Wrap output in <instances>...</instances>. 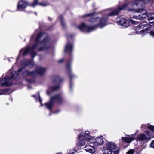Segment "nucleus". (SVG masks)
Masks as SVG:
<instances>
[{"label":"nucleus","mask_w":154,"mask_h":154,"mask_svg":"<svg viewBox=\"0 0 154 154\" xmlns=\"http://www.w3.org/2000/svg\"><path fill=\"white\" fill-rule=\"evenodd\" d=\"M49 44L48 35L45 33H40L37 36L35 43L32 47L30 48L29 47L27 46L22 49L20 51V54L25 56L30 51L31 57H34L36 55L35 52L36 49L39 51L48 49L50 47Z\"/></svg>","instance_id":"1"},{"label":"nucleus","mask_w":154,"mask_h":154,"mask_svg":"<svg viewBox=\"0 0 154 154\" xmlns=\"http://www.w3.org/2000/svg\"><path fill=\"white\" fill-rule=\"evenodd\" d=\"M99 14H87V16L93 15L92 18L90 20L91 23H94L95 25L90 27L86 25L84 23H82L78 26V28L80 30L83 32H87L93 31L97 28H103L106 25L107 18H104L103 13L100 14L102 16V18L100 17V16L98 15Z\"/></svg>","instance_id":"2"},{"label":"nucleus","mask_w":154,"mask_h":154,"mask_svg":"<svg viewBox=\"0 0 154 154\" xmlns=\"http://www.w3.org/2000/svg\"><path fill=\"white\" fill-rule=\"evenodd\" d=\"M88 134V131H87L85 133L81 132L78 137L80 141L78 142V145L79 146H81L86 144L84 147L85 150L87 152L93 154L95 151V149L93 146L88 144V143L89 142L90 143L93 142V138Z\"/></svg>","instance_id":"3"},{"label":"nucleus","mask_w":154,"mask_h":154,"mask_svg":"<svg viewBox=\"0 0 154 154\" xmlns=\"http://www.w3.org/2000/svg\"><path fill=\"white\" fill-rule=\"evenodd\" d=\"M136 12L140 13L144 12V13L138 16H133V18L139 20H143L148 16L149 25L150 26L154 25V13H150L148 14L147 12L143 8L138 9Z\"/></svg>","instance_id":"4"},{"label":"nucleus","mask_w":154,"mask_h":154,"mask_svg":"<svg viewBox=\"0 0 154 154\" xmlns=\"http://www.w3.org/2000/svg\"><path fill=\"white\" fill-rule=\"evenodd\" d=\"M45 69L41 67H38L37 68L35 71L29 72L28 70H26L24 68H21L19 69V72L22 73L23 76L25 77L28 75L32 76H35L37 74L42 75L45 71Z\"/></svg>","instance_id":"5"},{"label":"nucleus","mask_w":154,"mask_h":154,"mask_svg":"<svg viewBox=\"0 0 154 154\" xmlns=\"http://www.w3.org/2000/svg\"><path fill=\"white\" fill-rule=\"evenodd\" d=\"M63 101L64 100L61 95L57 94L51 97L49 102L45 103V105L46 108L50 110H51L54 103L61 104L63 102Z\"/></svg>","instance_id":"6"},{"label":"nucleus","mask_w":154,"mask_h":154,"mask_svg":"<svg viewBox=\"0 0 154 154\" xmlns=\"http://www.w3.org/2000/svg\"><path fill=\"white\" fill-rule=\"evenodd\" d=\"M149 26L148 24L146 22H143L137 26L135 29L136 33L139 34L142 33L144 30L143 29L146 27Z\"/></svg>","instance_id":"7"},{"label":"nucleus","mask_w":154,"mask_h":154,"mask_svg":"<svg viewBox=\"0 0 154 154\" xmlns=\"http://www.w3.org/2000/svg\"><path fill=\"white\" fill-rule=\"evenodd\" d=\"M117 19L118 24L121 25L122 28H126L129 26L128 21L125 19L123 18H118Z\"/></svg>","instance_id":"8"},{"label":"nucleus","mask_w":154,"mask_h":154,"mask_svg":"<svg viewBox=\"0 0 154 154\" xmlns=\"http://www.w3.org/2000/svg\"><path fill=\"white\" fill-rule=\"evenodd\" d=\"M28 5V2L25 0H20L18 3L17 10L20 11L25 9Z\"/></svg>","instance_id":"9"},{"label":"nucleus","mask_w":154,"mask_h":154,"mask_svg":"<svg viewBox=\"0 0 154 154\" xmlns=\"http://www.w3.org/2000/svg\"><path fill=\"white\" fill-rule=\"evenodd\" d=\"M12 81L9 77H6L1 81V85L5 87L11 86L12 84Z\"/></svg>","instance_id":"10"},{"label":"nucleus","mask_w":154,"mask_h":154,"mask_svg":"<svg viewBox=\"0 0 154 154\" xmlns=\"http://www.w3.org/2000/svg\"><path fill=\"white\" fill-rule=\"evenodd\" d=\"M151 132L150 131H148L147 132V136L145 134H141L138 136L137 139L138 140L144 141L149 138L152 137L153 136L150 135Z\"/></svg>","instance_id":"11"},{"label":"nucleus","mask_w":154,"mask_h":154,"mask_svg":"<svg viewBox=\"0 0 154 154\" xmlns=\"http://www.w3.org/2000/svg\"><path fill=\"white\" fill-rule=\"evenodd\" d=\"M19 73L20 72H19V70L18 72H16L15 71H12V69H10L8 72V75H11V79L12 81L17 79Z\"/></svg>","instance_id":"12"},{"label":"nucleus","mask_w":154,"mask_h":154,"mask_svg":"<svg viewBox=\"0 0 154 154\" xmlns=\"http://www.w3.org/2000/svg\"><path fill=\"white\" fill-rule=\"evenodd\" d=\"M93 142L91 144L94 143L95 146L100 145L103 144L104 141L103 137H97L94 140H93Z\"/></svg>","instance_id":"13"},{"label":"nucleus","mask_w":154,"mask_h":154,"mask_svg":"<svg viewBox=\"0 0 154 154\" xmlns=\"http://www.w3.org/2000/svg\"><path fill=\"white\" fill-rule=\"evenodd\" d=\"M73 45L72 43L68 42L65 47L64 52L67 53H70L73 49Z\"/></svg>","instance_id":"14"},{"label":"nucleus","mask_w":154,"mask_h":154,"mask_svg":"<svg viewBox=\"0 0 154 154\" xmlns=\"http://www.w3.org/2000/svg\"><path fill=\"white\" fill-rule=\"evenodd\" d=\"M106 145L108 147L109 149H110L112 152H114L116 149V144L112 142H107L106 143Z\"/></svg>","instance_id":"15"},{"label":"nucleus","mask_w":154,"mask_h":154,"mask_svg":"<svg viewBox=\"0 0 154 154\" xmlns=\"http://www.w3.org/2000/svg\"><path fill=\"white\" fill-rule=\"evenodd\" d=\"M135 135L132 134L131 135L128 136L127 137H122V140L123 141H125L127 143H129L134 140Z\"/></svg>","instance_id":"16"},{"label":"nucleus","mask_w":154,"mask_h":154,"mask_svg":"<svg viewBox=\"0 0 154 154\" xmlns=\"http://www.w3.org/2000/svg\"><path fill=\"white\" fill-rule=\"evenodd\" d=\"M33 63L32 60H30L27 59L23 60L21 62L22 66H28L29 65H32Z\"/></svg>","instance_id":"17"},{"label":"nucleus","mask_w":154,"mask_h":154,"mask_svg":"<svg viewBox=\"0 0 154 154\" xmlns=\"http://www.w3.org/2000/svg\"><path fill=\"white\" fill-rule=\"evenodd\" d=\"M66 68L67 70L69 73L70 79H71L72 78V74L70 69V65L69 63H66Z\"/></svg>","instance_id":"18"},{"label":"nucleus","mask_w":154,"mask_h":154,"mask_svg":"<svg viewBox=\"0 0 154 154\" xmlns=\"http://www.w3.org/2000/svg\"><path fill=\"white\" fill-rule=\"evenodd\" d=\"M145 127H147L149 129L154 132V126L148 125H142V127L143 128Z\"/></svg>","instance_id":"19"},{"label":"nucleus","mask_w":154,"mask_h":154,"mask_svg":"<svg viewBox=\"0 0 154 154\" xmlns=\"http://www.w3.org/2000/svg\"><path fill=\"white\" fill-rule=\"evenodd\" d=\"M9 91L8 89H4V90H0V95H2L3 94H8V92Z\"/></svg>","instance_id":"20"},{"label":"nucleus","mask_w":154,"mask_h":154,"mask_svg":"<svg viewBox=\"0 0 154 154\" xmlns=\"http://www.w3.org/2000/svg\"><path fill=\"white\" fill-rule=\"evenodd\" d=\"M112 152L108 149H104L103 151L102 154H112Z\"/></svg>","instance_id":"21"},{"label":"nucleus","mask_w":154,"mask_h":154,"mask_svg":"<svg viewBox=\"0 0 154 154\" xmlns=\"http://www.w3.org/2000/svg\"><path fill=\"white\" fill-rule=\"evenodd\" d=\"M60 87L59 85H56L52 86L50 88L53 91H55L59 88Z\"/></svg>","instance_id":"22"},{"label":"nucleus","mask_w":154,"mask_h":154,"mask_svg":"<svg viewBox=\"0 0 154 154\" xmlns=\"http://www.w3.org/2000/svg\"><path fill=\"white\" fill-rule=\"evenodd\" d=\"M39 3H38V0H34L33 3L30 5L32 7H34L37 5H39Z\"/></svg>","instance_id":"23"},{"label":"nucleus","mask_w":154,"mask_h":154,"mask_svg":"<svg viewBox=\"0 0 154 154\" xmlns=\"http://www.w3.org/2000/svg\"><path fill=\"white\" fill-rule=\"evenodd\" d=\"M59 18L60 20L62 25L64 26L65 25V23L63 20L62 16V15H60L59 17Z\"/></svg>","instance_id":"24"},{"label":"nucleus","mask_w":154,"mask_h":154,"mask_svg":"<svg viewBox=\"0 0 154 154\" xmlns=\"http://www.w3.org/2000/svg\"><path fill=\"white\" fill-rule=\"evenodd\" d=\"M75 152V149H71L69 153V154H74V152Z\"/></svg>","instance_id":"25"},{"label":"nucleus","mask_w":154,"mask_h":154,"mask_svg":"<svg viewBox=\"0 0 154 154\" xmlns=\"http://www.w3.org/2000/svg\"><path fill=\"white\" fill-rule=\"evenodd\" d=\"M134 153V151L133 149H131L128 151L126 154H133Z\"/></svg>","instance_id":"26"},{"label":"nucleus","mask_w":154,"mask_h":154,"mask_svg":"<svg viewBox=\"0 0 154 154\" xmlns=\"http://www.w3.org/2000/svg\"><path fill=\"white\" fill-rule=\"evenodd\" d=\"M130 21L132 24H135V25L137 24V22L134 21V20H132V19L130 20Z\"/></svg>","instance_id":"27"},{"label":"nucleus","mask_w":154,"mask_h":154,"mask_svg":"<svg viewBox=\"0 0 154 154\" xmlns=\"http://www.w3.org/2000/svg\"><path fill=\"white\" fill-rule=\"evenodd\" d=\"M39 5L42 6H45L47 5V4L46 2H42L39 4Z\"/></svg>","instance_id":"28"},{"label":"nucleus","mask_w":154,"mask_h":154,"mask_svg":"<svg viewBox=\"0 0 154 154\" xmlns=\"http://www.w3.org/2000/svg\"><path fill=\"white\" fill-rule=\"evenodd\" d=\"M37 30H36L35 31V34L32 36L31 39V41H32V40L35 39V33L36 34L37 33Z\"/></svg>","instance_id":"29"},{"label":"nucleus","mask_w":154,"mask_h":154,"mask_svg":"<svg viewBox=\"0 0 154 154\" xmlns=\"http://www.w3.org/2000/svg\"><path fill=\"white\" fill-rule=\"evenodd\" d=\"M150 34L151 36L154 38V31H151L150 32Z\"/></svg>","instance_id":"30"},{"label":"nucleus","mask_w":154,"mask_h":154,"mask_svg":"<svg viewBox=\"0 0 154 154\" xmlns=\"http://www.w3.org/2000/svg\"><path fill=\"white\" fill-rule=\"evenodd\" d=\"M150 146L151 147L153 148H154V140L152 141L150 144Z\"/></svg>","instance_id":"31"},{"label":"nucleus","mask_w":154,"mask_h":154,"mask_svg":"<svg viewBox=\"0 0 154 154\" xmlns=\"http://www.w3.org/2000/svg\"><path fill=\"white\" fill-rule=\"evenodd\" d=\"M38 97H39V102H40V103L41 104V106H42V100L41 99V98H40V95H39V94H38Z\"/></svg>","instance_id":"32"},{"label":"nucleus","mask_w":154,"mask_h":154,"mask_svg":"<svg viewBox=\"0 0 154 154\" xmlns=\"http://www.w3.org/2000/svg\"><path fill=\"white\" fill-rule=\"evenodd\" d=\"M47 94L48 95H51V93H50L49 91V90H48V91L47 92Z\"/></svg>","instance_id":"33"},{"label":"nucleus","mask_w":154,"mask_h":154,"mask_svg":"<svg viewBox=\"0 0 154 154\" xmlns=\"http://www.w3.org/2000/svg\"><path fill=\"white\" fill-rule=\"evenodd\" d=\"M64 60L63 59H62L59 60V62L60 63L62 62Z\"/></svg>","instance_id":"34"},{"label":"nucleus","mask_w":154,"mask_h":154,"mask_svg":"<svg viewBox=\"0 0 154 154\" xmlns=\"http://www.w3.org/2000/svg\"><path fill=\"white\" fill-rule=\"evenodd\" d=\"M33 97L35 98V99H36V100H37V98L36 97V96H35V95H33Z\"/></svg>","instance_id":"35"},{"label":"nucleus","mask_w":154,"mask_h":154,"mask_svg":"<svg viewBox=\"0 0 154 154\" xmlns=\"http://www.w3.org/2000/svg\"><path fill=\"white\" fill-rule=\"evenodd\" d=\"M69 37H70V38H71L72 36H71V35H69L68 36V38H69Z\"/></svg>","instance_id":"36"},{"label":"nucleus","mask_w":154,"mask_h":154,"mask_svg":"<svg viewBox=\"0 0 154 154\" xmlns=\"http://www.w3.org/2000/svg\"><path fill=\"white\" fill-rule=\"evenodd\" d=\"M57 154H62V152H59Z\"/></svg>","instance_id":"37"},{"label":"nucleus","mask_w":154,"mask_h":154,"mask_svg":"<svg viewBox=\"0 0 154 154\" xmlns=\"http://www.w3.org/2000/svg\"><path fill=\"white\" fill-rule=\"evenodd\" d=\"M53 113H57V112H54Z\"/></svg>","instance_id":"38"},{"label":"nucleus","mask_w":154,"mask_h":154,"mask_svg":"<svg viewBox=\"0 0 154 154\" xmlns=\"http://www.w3.org/2000/svg\"><path fill=\"white\" fill-rule=\"evenodd\" d=\"M51 113L49 114V115L50 116Z\"/></svg>","instance_id":"39"},{"label":"nucleus","mask_w":154,"mask_h":154,"mask_svg":"<svg viewBox=\"0 0 154 154\" xmlns=\"http://www.w3.org/2000/svg\"><path fill=\"white\" fill-rule=\"evenodd\" d=\"M35 14H36V15H37V14L36 13H35Z\"/></svg>","instance_id":"40"},{"label":"nucleus","mask_w":154,"mask_h":154,"mask_svg":"<svg viewBox=\"0 0 154 154\" xmlns=\"http://www.w3.org/2000/svg\"><path fill=\"white\" fill-rule=\"evenodd\" d=\"M56 83L57 84V82Z\"/></svg>","instance_id":"41"}]
</instances>
